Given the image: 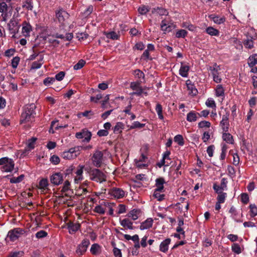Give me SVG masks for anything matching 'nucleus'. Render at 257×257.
<instances>
[{"instance_id":"aec40b11","label":"nucleus","mask_w":257,"mask_h":257,"mask_svg":"<svg viewBox=\"0 0 257 257\" xmlns=\"http://www.w3.org/2000/svg\"><path fill=\"white\" fill-rule=\"evenodd\" d=\"M181 66L179 70V74L183 77H187L190 68L187 65H184L183 62H181Z\"/></svg>"},{"instance_id":"4be33fe9","label":"nucleus","mask_w":257,"mask_h":257,"mask_svg":"<svg viewBox=\"0 0 257 257\" xmlns=\"http://www.w3.org/2000/svg\"><path fill=\"white\" fill-rule=\"evenodd\" d=\"M153 222V220L152 218H148L147 220L141 223L140 225V229L141 230H144L150 228L152 227Z\"/></svg>"},{"instance_id":"79ce46f5","label":"nucleus","mask_w":257,"mask_h":257,"mask_svg":"<svg viewBox=\"0 0 257 257\" xmlns=\"http://www.w3.org/2000/svg\"><path fill=\"white\" fill-rule=\"evenodd\" d=\"M23 8H26L28 10H32L33 6L32 3L29 0H26L22 5Z\"/></svg>"},{"instance_id":"de8ad7c7","label":"nucleus","mask_w":257,"mask_h":257,"mask_svg":"<svg viewBox=\"0 0 257 257\" xmlns=\"http://www.w3.org/2000/svg\"><path fill=\"white\" fill-rule=\"evenodd\" d=\"M36 140L37 138L35 137H33L28 140V147L30 149H33L35 148V144Z\"/></svg>"},{"instance_id":"603ef678","label":"nucleus","mask_w":257,"mask_h":257,"mask_svg":"<svg viewBox=\"0 0 257 257\" xmlns=\"http://www.w3.org/2000/svg\"><path fill=\"white\" fill-rule=\"evenodd\" d=\"M24 254L23 251H19L11 252L8 257H19L23 256Z\"/></svg>"},{"instance_id":"412c9836","label":"nucleus","mask_w":257,"mask_h":257,"mask_svg":"<svg viewBox=\"0 0 257 257\" xmlns=\"http://www.w3.org/2000/svg\"><path fill=\"white\" fill-rule=\"evenodd\" d=\"M54 36L56 38H60L61 39H63L64 41H70L73 37V34L71 33H66V36H64L63 34H61L59 33L55 34Z\"/></svg>"},{"instance_id":"b1692460","label":"nucleus","mask_w":257,"mask_h":257,"mask_svg":"<svg viewBox=\"0 0 257 257\" xmlns=\"http://www.w3.org/2000/svg\"><path fill=\"white\" fill-rule=\"evenodd\" d=\"M43 59L44 56L43 55H40L39 60L38 61L33 62L31 65V68L32 69H37L40 68L43 63Z\"/></svg>"},{"instance_id":"c9c22d12","label":"nucleus","mask_w":257,"mask_h":257,"mask_svg":"<svg viewBox=\"0 0 257 257\" xmlns=\"http://www.w3.org/2000/svg\"><path fill=\"white\" fill-rule=\"evenodd\" d=\"M156 110L158 113L159 118L161 119H163L164 118L163 114H162V107L160 104L158 103L156 107Z\"/></svg>"},{"instance_id":"7ed1b4c3","label":"nucleus","mask_w":257,"mask_h":257,"mask_svg":"<svg viewBox=\"0 0 257 257\" xmlns=\"http://www.w3.org/2000/svg\"><path fill=\"white\" fill-rule=\"evenodd\" d=\"M0 165H3L2 170L4 172H11L14 169L15 163L12 159L7 157L0 159Z\"/></svg>"},{"instance_id":"a19ab883","label":"nucleus","mask_w":257,"mask_h":257,"mask_svg":"<svg viewBox=\"0 0 257 257\" xmlns=\"http://www.w3.org/2000/svg\"><path fill=\"white\" fill-rule=\"evenodd\" d=\"M106 36L107 38H109L112 40H117L119 37V36L113 31L108 33Z\"/></svg>"},{"instance_id":"680f3d73","label":"nucleus","mask_w":257,"mask_h":257,"mask_svg":"<svg viewBox=\"0 0 257 257\" xmlns=\"http://www.w3.org/2000/svg\"><path fill=\"white\" fill-rule=\"evenodd\" d=\"M134 74L136 76H137L139 78L144 79V78H145L144 73L139 69H136V70H135Z\"/></svg>"},{"instance_id":"5701e85b","label":"nucleus","mask_w":257,"mask_h":257,"mask_svg":"<svg viewBox=\"0 0 257 257\" xmlns=\"http://www.w3.org/2000/svg\"><path fill=\"white\" fill-rule=\"evenodd\" d=\"M32 30L31 26L24 22L23 24L22 33L24 36H27L29 35L30 32Z\"/></svg>"},{"instance_id":"ea45409f","label":"nucleus","mask_w":257,"mask_h":257,"mask_svg":"<svg viewBox=\"0 0 257 257\" xmlns=\"http://www.w3.org/2000/svg\"><path fill=\"white\" fill-rule=\"evenodd\" d=\"M48 180L47 179H43L39 182V186L40 189H45L48 186Z\"/></svg>"},{"instance_id":"423d86ee","label":"nucleus","mask_w":257,"mask_h":257,"mask_svg":"<svg viewBox=\"0 0 257 257\" xmlns=\"http://www.w3.org/2000/svg\"><path fill=\"white\" fill-rule=\"evenodd\" d=\"M103 153L101 151H96L93 154L91 160L93 165L97 168L100 167L102 163Z\"/></svg>"},{"instance_id":"c756f323","label":"nucleus","mask_w":257,"mask_h":257,"mask_svg":"<svg viewBox=\"0 0 257 257\" xmlns=\"http://www.w3.org/2000/svg\"><path fill=\"white\" fill-rule=\"evenodd\" d=\"M161 29L163 31L166 32H170L172 30V27L171 26L168 25L167 23V21L166 20H163L161 22Z\"/></svg>"},{"instance_id":"6ab92c4d","label":"nucleus","mask_w":257,"mask_h":257,"mask_svg":"<svg viewBox=\"0 0 257 257\" xmlns=\"http://www.w3.org/2000/svg\"><path fill=\"white\" fill-rule=\"evenodd\" d=\"M75 151L71 148L67 151H65L62 154V157L66 159H72L76 158V154H74Z\"/></svg>"},{"instance_id":"e2e57ef3","label":"nucleus","mask_w":257,"mask_h":257,"mask_svg":"<svg viewBox=\"0 0 257 257\" xmlns=\"http://www.w3.org/2000/svg\"><path fill=\"white\" fill-rule=\"evenodd\" d=\"M55 81V79L54 78L47 77L44 80L43 83L45 85H49L50 84H52Z\"/></svg>"},{"instance_id":"5fc2aeb1","label":"nucleus","mask_w":257,"mask_h":257,"mask_svg":"<svg viewBox=\"0 0 257 257\" xmlns=\"http://www.w3.org/2000/svg\"><path fill=\"white\" fill-rule=\"evenodd\" d=\"M8 11V6L5 2H0V13L6 12Z\"/></svg>"},{"instance_id":"338daca9","label":"nucleus","mask_w":257,"mask_h":257,"mask_svg":"<svg viewBox=\"0 0 257 257\" xmlns=\"http://www.w3.org/2000/svg\"><path fill=\"white\" fill-rule=\"evenodd\" d=\"M50 161L52 163L57 165L59 163L60 159L57 156L53 155L51 157Z\"/></svg>"},{"instance_id":"864d4df0","label":"nucleus","mask_w":257,"mask_h":257,"mask_svg":"<svg viewBox=\"0 0 257 257\" xmlns=\"http://www.w3.org/2000/svg\"><path fill=\"white\" fill-rule=\"evenodd\" d=\"M187 87H188V89L190 91V93L192 95H196L197 94V93H198L197 89L193 85H192V84H190V85L188 84L187 85Z\"/></svg>"},{"instance_id":"a18cd8bd","label":"nucleus","mask_w":257,"mask_h":257,"mask_svg":"<svg viewBox=\"0 0 257 257\" xmlns=\"http://www.w3.org/2000/svg\"><path fill=\"white\" fill-rule=\"evenodd\" d=\"M145 125V123H141L139 121H135L134 122L132 125L130 126V129H134V128H143V127H144Z\"/></svg>"},{"instance_id":"2f4dec72","label":"nucleus","mask_w":257,"mask_h":257,"mask_svg":"<svg viewBox=\"0 0 257 257\" xmlns=\"http://www.w3.org/2000/svg\"><path fill=\"white\" fill-rule=\"evenodd\" d=\"M250 215L251 217H254L257 215V207L255 204L249 205Z\"/></svg>"},{"instance_id":"37998d69","label":"nucleus","mask_w":257,"mask_h":257,"mask_svg":"<svg viewBox=\"0 0 257 257\" xmlns=\"http://www.w3.org/2000/svg\"><path fill=\"white\" fill-rule=\"evenodd\" d=\"M85 63H86V62L84 60H83V59L80 60L78 62V63L74 66V67H73L74 69V70L80 69L84 66Z\"/></svg>"},{"instance_id":"3c124183","label":"nucleus","mask_w":257,"mask_h":257,"mask_svg":"<svg viewBox=\"0 0 257 257\" xmlns=\"http://www.w3.org/2000/svg\"><path fill=\"white\" fill-rule=\"evenodd\" d=\"M187 34V32L185 30H180L178 31L176 34L177 38H185Z\"/></svg>"},{"instance_id":"dca6fc26","label":"nucleus","mask_w":257,"mask_h":257,"mask_svg":"<svg viewBox=\"0 0 257 257\" xmlns=\"http://www.w3.org/2000/svg\"><path fill=\"white\" fill-rule=\"evenodd\" d=\"M199 115V113L196 112L194 111H190L187 115L186 119L189 122H193L196 121L198 115Z\"/></svg>"},{"instance_id":"49530a36","label":"nucleus","mask_w":257,"mask_h":257,"mask_svg":"<svg viewBox=\"0 0 257 257\" xmlns=\"http://www.w3.org/2000/svg\"><path fill=\"white\" fill-rule=\"evenodd\" d=\"M174 141L177 143L180 146H183L184 145L183 137L180 135H178L175 137Z\"/></svg>"},{"instance_id":"69168bd1","label":"nucleus","mask_w":257,"mask_h":257,"mask_svg":"<svg viewBox=\"0 0 257 257\" xmlns=\"http://www.w3.org/2000/svg\"><path fill=\"white\" fill-rule=\"evenodd\" d=\"M94 211L100 214H104L105 210L100 205H97L94 208Z\"/></svg>"},{"instance_id":"ddd939ff","label":"nucleus","mask_w":257,"mask_h":257,"mask_svg":"<svg viewBox=\"0 0 257 257\" xmlns=\"http://www.w3.org/2000/svg\"><path fill=\"white\" fill-rule=\"evenodd\" d=\"M111 196L117 199L121 198L124 196V192L122 189L118 188H113L109 191Z\"/></svg>"},{"instance_id":"6e6d98bb","label":"nucleus","mask_w":257,"mask_h":257,"mask_svg":"<svg viewBox=\"0 0 257 257\" xmlns=\"http://www.w3.org/2000/svg\"><path fill=\"white\" fill-rule=\"evenodd\" d=\"M47 234L48 233L46 231L42 230L36 233V237L37 238H42L46 237Z\"/></svg>"},{"instance_id":"8fccbe9b","label":"nucleus","mask_w":257,"mask_h":257,"mask_svg":"<svg viewBox=\"0 0 257 257\" xmlns=\"http://www.w3.org/2000/svg\"><path fill=\"white\" fill-rule=\"evenodd\" d=\"M226 197V193L222 192V193L218 194V195L217 198V201L219 202V203H224Z\"/></svg>"},{"instance_id":"13d9d810","label":"nucleus","mask_w":257,"mask_h":257,"mask_svg":"<svg viewBox=\"0 0 257 257\" xmlns=\"http://www.w3.org/2000/svg\"><path fill=\"white\" fill-rule=\"evenodd\" d=\"M210 125H211V123L210 122L206 121V120H203V121H200L198 123V127L200 128H203L205 127H209L210 126Z\"/></svg>"},{"instance_id":"bb28decb","label":"nucleus","mask_w":257,"mask_h":257,"mask_svg":"<svg viewBox=\"0 0 257 257\" xmlns=\"http://www.w3.org/2000/svg\"><path fill=\"white\" fill-rule=\"evenodd\" d=\"M140 212L141 211L140 210L133 209L128 213L127 216L128 217H131L134 220H135L138 218V215Z\"/></svg>"},{"instance_id":"f3484780","label":"nucleus","mask_w":257,"mask_h":257,"mask_svg":"<svg viewBox=\"0 0 257 257\" xmlns=\"http://www.w3.org/2000/svg\"><path fill=\"white\" fill-rule=\"evenodd\" d=\"M120 224L125 229H133L134 227L133 226V222L128 218H124L120 221Z\"/></svg>"},{"instance_id":"9d476101","label":"nucleus","mask_w":257,"mask_h":257,"mask_svg":"<svg viewBox=\"0 0 257 257\" xmlns=\"http://www.w3.org/2000/svg\"><path fill=\"white\" fill-rule=\"evenodd\" d=\"M63 180V175L61 173H54L50 177L51 182L55 185H59L62 182Z\"/></svg>"},{"instance_id":"f257e3e1","label":"nucleus","mask_w":257,"mask_h":257,"mask_svg":"<svg viewBox=\"0 0 257 257\" xmlns=\"http://www.w3.org/2000/svg\"><path fill=\"white\" fill-rule=\"evenodd\" d=\"M56 18L60 24V29L64 30V27L68 24L69 14L63 9H60L55 11Z\"/></svg>"},{"instance_id":"393cba45","label":"nucleus","mask_w":257,"mask_h":257,"mask_svg":"<svg viewBox=\"0 0 257 257\" xmlns=\"http://www.w3.org/2000/svg\"><path fill=\"white\" fill-rule=\"evenodd\" d=\"M165 183L163 178H159L156 180V189L159 191H162L164 189V184Z\"/></svg>"},{"instance_id":"cd10ccee","label":"nucleus","mask_w":257,"mask_h":257,"mask_svg":"<svg viewBox=\"0 0 257 257\" xmlns=\"http://www.w3.org/2000/svg\"><path fill=\"white\" fill-rule=\"evenodd\" d=\"M222 138L223 140L226 142L227 143L231 144L233 143L234 140L233 137L231 134L229 133H226V132L223 133L222 135Z\"/></svg>"},{"instance_id":"39448f33","label":"nucleus","mask_w":257,"mask_h":257,"mask_svg":"<svg viewBox=\"0 0 257 257\" xmlns=\"http://www.w3.org/2000/svg\"><path fill=\"white\" fill-rule=\"evenodd\" d=\"M208 70L211 72L213 80L216 83H220L221 81V78L219 76V71L220 70V66L217 65L216 63H215L212 66H209Z\"/></svg>"},{"instance_id":"c85d7f7f","label":"nucleus","mask_w":257,"mask_h":257,"mask_svg":"<svg viewBox=\"0 0 257 257\" xmlns=\"http://www.w3.org/2000/svg\"><path fill=\"white\" fill-rule=\"evenodd\" d=\"M206 33L211 36H218L219 31L212 27H209L206 29Z\"/></svg>"},{"instance_id":"473e14b6","label":"nucleus","mask_w":257,"mask_h":257,"mask_svg":"<svg viewBox=\"0 0 257 257\" xmlns=\"http://www.w3.org/2000/svg\"><path fill=\"white\" fill-rule=\"evenodd\" d=\"M123 124L121 122H118L113 128V132L115 134H118L121 132V129L122 128Z\"/></svg>"},{"instance_id":"20e7f679","label":"nucleus","mask_w":257,"mask_h":257,"mask_svg":"<svg viewBox=\"0 0 257 257\" xmlns=\"http://www.w3.org/2000/svg\"><path fill=\"white\" fill-rule=\"evenodd\" d=\"M90 178L92 180L101 183L106 181L104 174L98 169H93L90 172Z\"/></svg>"},{"instance_id":"72a5a7b5","label":"nucleus","mask_w":257,"mask_h":257,"mask_svg":"<svg viewBox=\"0 0 257 257\" xmlns=\"http://www.w3.org/2000/svg\"><path fill=\"white\" fill-rule=\"evenodd\" d=\"M83 168H84L83 166H80V165L79 166V169H78L76 172V174H77L78 178H75V181L80 180L82 179V174L83 173Z\"/></svg>"},{"instance_id":"bf43d9fd","label":"nucleus","mask_w":257,"mask_h":257,"mask_svg":"<svg viewBox=\"0 0 257 257\" xmlns=\"http://www.w3.org/2000/svg\"><path fill=\"white\" fill-rule=\"evenodd\" d=\"M11 16V14L9 15L8 11L6 12L2 13L1 17V21L6 22L8 18Z\"/></svg>"},{"instance_id":"a878e982","label":"nucleus","mask_w":257,"mask_h":257,"mask_svg":"<svg viewBox=\"0 0 257 257\" xmlns=\"http://www.w3.org/2000/svg\"><path fill=\"white\" fill-rule=\"evenodd\" d=\"M257 64V54H254L248 58V65L250 67H253Z\"/></svg>"},{"instance_id":"f03ea898","label":"nucleus","mask_w":257,"mask_h":257,"mask_svg":"<svg viewBox=\"0 0 257 257\" xmlns=\"http://www.w3.org/2000/svg\"><path fill=\"white\" fill-rule=\"evenodd\" d=\"M35 108L36 105L34 103L27 105L24 109V111L21 114L20 123H26L30 121Z\"/></svg>"},{"instance_id":"774afa93","label":"nucleus","mask_w":257,"mask_h":257,"mask_svg":"<svg viewBox=\"0 0 257 257\" xmlns=\"http://www.w3.org/2000/svg\"><path fill=\"white\" fill-rule=\"evenodd\" d=\"M213 20L215 23L220 24L225 21V19L224 18H220L216 16L213 18Z\"/></svg>"},{"instance_id":"c03bdc74","label":"nucleus","mask_w":257,"mask_h":257,"mask_svg":"<svg viewBox=\"0 0 257 257\" xmlns=\"http://www.w3.org/2000/svg\"><path fill=\"white\" fill-rule=\"evenodd\" d=\"M150 10V9L146 6H142L138 9V12L141 15L146 14Z\"/></svg>"},{"instance_id":"4468645a","label":"nucleus","mask_w":257,"mask_h":257,"mask_svg":"<svg viewBox=\"0 0 257 257\" xmlns=\"http://www.w3.org/2000/svg\"><path fill=\"white\" fill-rule=\"evenodd\" d=\"M8 27L9 31L11 33L15 34L18 31V22L17 21L13 18L10 21V23L8 24Z\"/></svg>"},{"instance_id":"e433bc0d","label":"nucleus","mask_w":257,"mask_h":257,"mask_svg":"<svg viewBox=\"0 0 257 257\" xmlns=\"http://www.w3.org/2000/svg\"><path fill=\"white\" fill-rule=\"evenodd\" d=\"M100 246L96 243L92 245L90 248V251L93 254H96L99 252Z\"/></svg>"},{"instance_id":"f8f14e48","label":"nucleus","mask_w":257,"mask_h":257,"mask_svg":"<svg viewBox=\"0 0 257 257\" xmlns=\"http://www.w3.org/2000/svg\"><path fill=\"white\" fill-rule=\"evenodd\" d=\"M229 115V113L228 112H226L225 114L223 115L222 116V120L220 121V125L223 130V131L225 132H227L228 131L229 128V121H228V116Z\"/></svg>"},{"instance_id":"09e8293b","label":"nucleus","mask_w":257,"mask_h":257,"mask_svg":"<svg viewBox=\"0 0 257 257\" xmlns=\"http://www.w3.org/2000/svg\"><path fill=\"white\" fill-rule=\"evenodd\" d=\"M244 46L248 49H251L253 47V42L252 39H247L243 42Z\"/></svg>"},{"instance_id":"9b49d317","label":"nucleus","mask_w":257,"mask_h":257,"mask_svg":"<svg viewBox=\"0 0 257 257\" xmlns=\"http://www.w3.org/2000/svg\"><path fill=\"white\" fill-rule=\"evenodd\" d=\"M130 87L133 90L136 91L132 93V95L140 96L142 93H143V90L140 86V83L139 82H132L130 85Z\"/></svg>"},{"instance_id":"7c9ffc66","label":"nucleus","mask_w":257,"mask_h":257,"mask_svg":"<svg viewBox=\"0 0 257 257\" xmlns=\"http://www.w3.org/2000/svg\"><path fill=\"white\" fill-rule=\"evenodd\" d=\"M162 191H159L157 189H155L154 192L153 196L158 199V201H161L164 199L165 195L164 194H161L160 192Z\"/></svg>"},{"instance_id":"a211bd4d","label":"nucleus","mask_w":257,"mask_h":257,"mask_svg":"<svg viewBox=\"0 0 257 257\" xmlns=\"http://www.w3.org/2000/svg\"><path fill=\"white\" fill-rule=\"evenodd\" d=\"M170 242L171 239L169 238L162 241L160 245V250L163 252H166L168 250V245Z\"/></svg>"},{"instance_id":"2eb2a0df","label":"nucleus","mask_w":257,"mask_h":257,"mask_svg":"<svg viewBox=\"0 0 257 257\" xmlns=\"http://www.w3.org/2000/svg\"><path fill=\"white\" fill-rule=\"evenodd\" d=\"M67 225L70 233H75L80 227V224L79 223H74L72 222H68Z\"/></svg>"},{"instance_id":"f704fd0d","label":"nucleus","mask_w":257,"mask_h":257,"mask_svg":"<svg viewBox=\"0 0 257 257\" xmlns=\"http://www.w3.org/2000/svg\"><path fill=\"white\" fill-rule=\"evenodd\" d=\"M232 250L237 253L239 254L241 252V248L238 243H234L231 246Z\"/></svg>"},{"instance_id":"6e6552de","label":"nucleus","mask_w":257,"mask_h":257,"mask_svg":"<svg viewBox=\"0 0 257 257\" xmlns=\"http://www.w3.org/2000/svg\"><path fill=\"white\" fill-rule=\"evenodd\" d=\"M75 137L79 139H84L83 142H88L91 139V134L88 130L83 129L80 132L77 133Z\"/></svg>"},{"instance_id":"58836bf2","label":"nucleus","mask_w":257,"mask_h":257,"mask_svg":"<svg viewBox=\"0 0 257 257\" xmlns=\"http://www.w3.org/2000/svg\"><path fill=\"white\" fill-rule=\"evenodd\" d=\"M24 175H21L18 177H13L10 179V182L11 183H18L22 181L24 179Z\"/></svg>"},{"instance_id":"0eeeda50","label":"nucleus","mask_w":257,"mask_h":257,"mask_svg":"<svg viewBox=\"0 0 257 257\" xmlns=\"http://www.w3.org/2000/svg\"><path fill=\"white\" fill-rule=\"evenodd\" d=\"M89 244L90 241L88 239H84L81 243L78 245L76 250V253L79 254V255H82L86 252Z\"/></svg>"},{"instance_id":"052dcab7","label":"nucleus","mask_w":257,"mask_h":257,"mask_svg":"<svg viewBox=\"0 0 257 257\" xmlns=\"http://www.w3.org/2000/svg\"><path fill=\"white\" fill-rule=\"evenodd\" d=\"M20 61V58L19 57H15L13 58L12 60V66L14 68H16L19 64Z\"/></svg>"},{"instance_id":"0e129e2a","label":"nucleus","mask_w":257,"mask_h":257,"mask_svg":"<svg viewBox=\"0 0 257 257\" xmlns=\"http://www.w3.org/2000/svg\"><path fill=\"white\" fill-rule=\"evenodd\" d=\"M80 114H82V116L88 118H90L94 113L91 110H86L84 112H80Z\"/></svg>"},{"instance_id":"1a4fd4ad","label":"nucleus","mask_w":257,"mask_h":257,"mask_svg":"<svg viewBox=\"0 0 257 257\" xmlns=\"http://www.w3.org/2000/svg\"><path fill=\"white\" fill-rule=\"evenodd\" d=\"M23 230L20 228H15L9 231L8 234V237L10 238L11 241H15L17 240L20 235L22 234Z\"/></svg>"},{"instance_id":"4c0bfd02","label":"nucleus","mask_w":257,"mask_h":257,"mask_svg":"<svg viewBox=\"0 0 257 257\" xmlns=\"http://www.w3.org/2000/svg\"><path fill=\"white\" fill-rule=\"evenodd\" d=\"M224 94V89L221 85H218L216 89V95L217 96H223Z\"/></svg>"},{"instance_id":"4d7b16f0","label":"nucleus","mask_w":257,"mask_h":257,"mask_svg":"<svg viewBox=\"0 0 257 257\" xmlns=\"http://www.w3.org/2000/svg\"><path fill=\"white\" fill-rule=\"evenodd\" d=\"M70 183L68 180H66L64 182L63 186L61 190V192H65L68 191L70 189Z\"/></svg>"}]
</instances>
